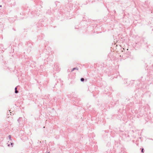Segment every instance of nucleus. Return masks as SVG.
<instances>
[{
  "instance_id": "17",
  "label": "nucleus",
  "mask_w": 153,
  "mask_h": 153,
  "mask_svg": "<svg viewBox=\"0 0 153 153\" xmlns=\"http://www.w3.org/2000/svg\"><path fill=\"white\" fill-rule=\"evenodd\" d=\"M148 47V45H147V47Z\"/></svg>"
},
{
  "instance_id": "14",
  "label": "nucleus",
  "mask_w": 153,
  "mask_h": 153,
  "mask_svg": "<svg viewBox=\"0 0 153 153\" xmlns=\"http://www.w3.org/2000/svg\"><path fill=\"white\" fill-rule=\"evenodd\" d=\"M0 7H2V5H0Z\"/></svg>"
},
{
  "instance_id": "7",
  "label": "nucleus",
  "mask_w": 153,
  "mask_h": 153,
  "mask_svg": "<svg viewBox=\"0 0 153 153\" xmlns=\"http://www.w3.org/2000/svg\"><path fill=\"white\" fill-rule=\"evenodd\" d=\"M8 137L9 138V139H10V140H11V135H8Z\"/></svg>"
},
{
  "instance_id": "13",
  "label": "nucleus",
  "mask_w": 153,
  "mask_h": 153,
  "mask_svg": "<svg viewBox=\"0 0 153 153\" xmlns=\"http://www.w3.org/2000/svg\"><path fill=\"white\" fill-rule=\"evenodd\" d=\"M13 29L14 30H15V29H14L13 28Z\"/></svg>"
},
{
  "instance_id": "5",
  "label": "nucleus",
  "mask_w": 153,
  "mask_h": 153,
  "mask_svg": "<svg viewBox=\"0 0 153 153\" xmlns=\"http://www.w3.org/2000/svg\"><path fill=\"white\" fill-rule=\"evenodd\" d=\"M141 150V152L142 153H144V149L143 148H140V149Z\"/></svg>"
},
{
  "instance_id": "11",
  "label": "nucleus",
  "mask_w": 153,
  "mask_h": 153,
  "mask_svg": "<svg viewBox=\"0 0 153 153\" xmlns=\"http://www.w3.org/2000/svg\"><path fill=\"white\" fill-rule=\"evenodd\" d=\"M72 0H68V1H72Z\"/></svg>"
},
{
  "instance_id": "3",
  "label": "nucleus",
  "mask_w": 153,
  "mask_h": 153,
  "mask_svg": "<svg viewBox=\"0 0 153 153\" xmlns=\"http://www.w3.org/2000/svg\"><path fill=\"white\" fill-rule=\"evenodd\" d=\"M75 70H78V68L77 67L74 68H72L71 71V72H72V71H74Z\"/></svg>"
},
{
  "instance_id": "6",
  "label": "nucleus",
  "mask_w": 153,
  "mask_h": 153,
  "mask_svg": "<svg viewBox=\"0 0 153 153\" xmlns=\"http://www.w3.org/2000/svg\"><path fill=\"white\" fill-rule=\"evenodd\" d=\"M84 80H85V79L83 78H81L80 79V81L81 82H83L84 81Z\"/></svg>"
},
{
  "instance_id": "16",
  "label": "nucleus",
  "mask_w": 153,
  "mask_h": 153,
  "mask_svg": "<svg viewBox=\"0 0 153 153\" xmlns=\"http://www.w3.org/2000/svg\"><path fill=\"white\" fill-rule=\"evenodd\" d=\"M48 153H50V152H48Z\"/></svg>"
},
{
  "instance_id": "8",
  "label": "nucleus",
  "mask_w": 153,
  "mask_h": 153,
  "mask_svg": "<svg viewBox=\"0 0 153 153\" xmlns=\"http://www.w3.org/2000/svg\"><path fill=\"white\" fill-rule=\"evenodd\" d=\"M69 4V5H70L69 7L70 8V7L71 8L73 6L72 4H71V3H70Z\"/></svg>"
},
{
  "instance_id": "4",
  "label": "nucleus",
  "mask_w": 153,
  "mask_h": 153,
  "mask_svg": "<svg viewBox=\"0 0 153 153\" xmlns=\"http://www.w3.org/2000/svg\"><path fill=\"white\" fill-rule=\"evenodd\" d=\"M82 20L84 21H87V17H85V16H84V17H83Z\"/></svg>"
},
{
  "instance_id": "12",
  "label": "nucleus",
  "mask_w": 153,
  "mask_h": 153,
  "mask_svg": "<svg viewBox=\"0 0 153 153\" xmlns=\"http://www.w3.org/2000/svg\"><path fill=\"white\" fill-rule=\"evenodd\" d=\"M7 146H10V144H8Z\"/></svg>"
},
{
  "instance_id": "19",
  "label": "nucleus",
  "mask_w": 153,
  "mask_h": 153,
  "mask_svg": "<svg viewBox=\"0 0 153 153\" xmlns=\"http://www.w3.org/2000/svg\"><path fill=\"white\" fill-rule=\"evenodd\" d=\"M152 13V11H151V13Z\"/></svg>"
},
{
  "instance_id": "2",
  "label": "nucleus",
  "mask_w": 153,
  "mask_h": 153,
  "mask_svg": "<svg viewBox=\"0 0 153 153\" xmlns=\"http://www.w3.org/2000/svg\"><path fill=\"white\" fill-rule=\"evenodd\" d=\"M17 86L15 88V93L16 94H17L19 93V91L17 90Z\"/></svg>"
},
{
  "instance_id": "18",
  "label": "nucleus",
  "mask_w": 153,
  "mask_h": 153,
  "mask_svg": "<svg viewBox=\"0 0 153 153\" xmlns=\"http://www.w3.org/2000/svg\"><path fill=\"white\" fill-rule=\"evenodd\" d=\"M146 67H147V66H148V65H146Z\"/></svg>"
},
{
  "instance_id": "15",
  "label": "nucleus",
  "mask_w": 153,
  "mask_h": 153,
  "mask_svg": "<svg viewBox=\"0 0 153 153\" xmlns=\"http://www.w3.org/2000/svg\"><path fill=\"white\" fill-rule=\"evenodd\" d=\"M75 28H78V27H75Z\"/></svg>"
},
{
  "instance_id": "10",
  "label": "nucleus",
  "mask_w": 153,
  "mask_h": 153,
  "mask_svg": "<svg viewBox=\"0 0 153 153\" xmlns=\"http://www.w3.org/2000/svg\"><path fill=\"white\" fill-rule=\"evenodd\" d=\"M20 118V117L19 118L18 120H17V121H18V122H19V119Z\"/></svg>"
},
{
  "instance_id": "20",
  "label": "nucleus",
  "mask_w": 153,
  "mask_h": 153,
  "mask_svg": "<svg viewBox=\"0 0 153 153\" xmlns=\"http://www.w3.org/2000/svg\"><path fill=\"white\" fill-rule=\"evenodd\" d=\"M76 153L75 152V153Z\"/></svg>"
},
{
  "instance_id": "1",
  "label": "nucleus",
  "mask_w": 153,
  "mask_h": 153,
  "mask_svg": "<svg viewBox=\"0 0 153 153\" xmlns=\"http://www.w3.org/2000/svg\"><path fill=\"white\" fill-rule=\"evenodd\" d=\"M29 47L31 48L32 45V44L30 42H27V44H26Z\"/></svg>"
},
{
  "instance_id": "9",
  "label": "nucleus",
  "mask_w": 153,
  "mask_h": 153,
  "mask_svg": "<svg viewBox=\"0 0 153 153\" xmlns=\"http://www.w3.org/2000/svg\"><path fill=\"white\" fill-rule=\"evenodd\" d=\"M13 145L14 143H10V145L12 147L13 146Z\"/></svg>"
}]
</instances>
